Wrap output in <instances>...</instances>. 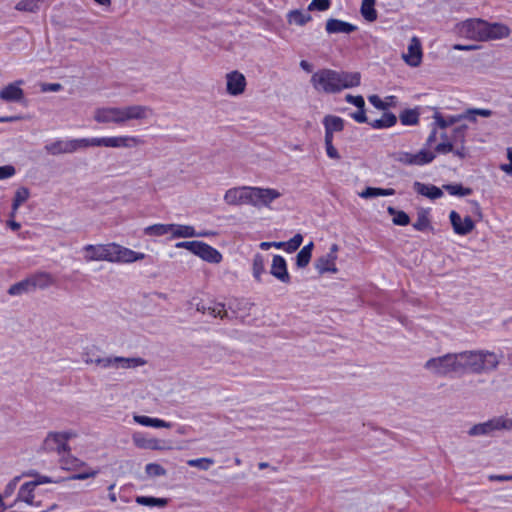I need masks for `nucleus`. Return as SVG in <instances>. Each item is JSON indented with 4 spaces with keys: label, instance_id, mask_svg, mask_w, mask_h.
Instances as JSON below:
<instances>
[{
    "label": "nucleus",
    "instance_id": "1",
    "mask_svg": "<svg viewBox=\"0 0 512 512\" xmlns=\"http://www.w3.org/2000/svg\"><path fill=\"white\" fill-rule=\"evenodd\" d=\"M501 355L493 351L478 349L458 353H447L427 360L424 368L439 377L488 374L497 370Z\"/></svg>",
    "mask_w": 512,
    "mask_h": 512
},
{
    "label": "nucleus",
    "instance_id": "2",
    "mask_svg": "<svg viewBox=\"0 0 512 512\" xmlns=\"http://www.w3.org/2000/svg\"><path fill=\"white\" fill-rule=\"evenodd\" d=\"M152 115V108L144 105L102 107L95 110L94 120L98 123H114L120 125L131 120H145Z\"/></svg>",
    "mask_w": 512,
    "mask_h": 512
},
{
    "label": "nucleus",
    "instance_id": "3",
    "mask_svg": "<svg viewBox=\"0 0 512 512\" xmlns=\"http://www.w3.org/2000/svg\"><path fill=\"white\" fill-rule=\"evenodd\" d=\"M485 27V20L470 18L457 23L454 27V33L462 38L483 42Z\"/></svg>",
    "mask_w": 512,
    "mask_h": 512
},
{
    "label": "nucleus",
    "instance_id": "4",
    "mask_svg": "<svg viewBox=\"0 0 512 512\" xmlns=\"http://www.w3.org/2000/svg\"><path fill=\"white\" fill-rule=\"evenodd\" d=\"M493 112L489 109H482V108H470L467 109L464 113L458 114V115H451L448 117H443L440 113L436 112L434 114V120L435 124L440 127L441 129H445L455 123L460 122L461 120L467 119L472 122L476 121V116H482V117H490L492 116Z\"/></svg>",
    "mask_w": 512,
    "mask_h": 512
},
{
    "label": "nucleus",
    "instance_id": "5",
    "mask_svg": "<svg viewBox=\"0 0 512 512\" xmlns=\"http://www.w3.org/2000/svg\"><path fill=\"white\" fill-rule=\"evenodd\" d=\"M311 83L319 92L328 94L339 92L336 70L322 69L315 72L311 77Z\"/></svg>",
    "mask_w": 512,
    "mask_h": 512
},
{
    "label": "nucleus",
    "instance_id": "6",
    "mask_svg": "<svg viewBox=\"0 0 512 512\" xmlns=\"http://www.w3.org/2000/svg\"><path fill=\"white\" fill-rule=\"evenodd\" d=\"M146 364V361L141 357H122V356H106L96 360V366L102 369H133Z\"/></svg>",
    "mask_w": 512,
    "mask_h": 512
},
{
    "label": "nucleus",
    "instance_id": "7",
    "mask_svg": "<svg viewBox=\"0 0 512 512\" xmlns=\"http://www.w3.org/2000/svg\"><path fill=\"white\" fill-rule=\"evenodd\" d=\"M391 159L395 162L401 163L407 166H423L425 164L431 163L436 154L432 151L421 149L417 153H410L406 151H397L390 155Z\"/></svg>",
    "mask_w": 512,
    "mask_h": 512
},
{
    "label": "nucleus",
    "instance_id": "8",
    "mask_svg": "<svg viewBox=\"0 0 512 512\" xmlns=\"http://www.w3.org/2000/svg\"><path fill=\"white\" fill-rule=\"evenodd\" d=\"M249 205L256 208L269 207L270 204L281 196V193L272 188L250 186Z\"/></svg>",
    "mask_w": 512,
    "mask_h": 512
},
{
    "label": "nucleus",
    "instance_id": "9",
    "mask_svg": "<svg viewBox=\"0 0 512 512\" xmlns=\"http://www.w3.org/2000/svg\"><path fill=\"white\" fill-rule=\"evenodd\" d=\"M113 243L109 244H88L83 247L84 260L112 262Z\"/></svg>",
    "mask_w": 512,
    "mask_h": 512
},
{
    "label": "nucleus",
    "instance_id": "10",
    "mask_svg": "<svg viewBox=\"0 0 512 512\" xmlns=\"http://www.w3.org/2000/svg\"><path fill=\"white\" fill-rule=\"evenodd\" d=\"M72 436L68 432H50L42 444V449L46 452L56 451L58 454L69 450L67 440Z\"/></svg>",
    "mask_w": 512,
    "mask_h": 512
},
{
    "label": "nucleus",
    "instance_id": "11",
    "mask_svg": "<svg viewBox=\"0 0 512 512\" xmlns=\"http://www.w3.org/2000/svg\"><path fill=\"white\" fill-rule=\"evenodd\" d=\"M79 139L57 140L45 146V150L50 155L71 154L80 150Z\"/></svg>",
    "mask_w": 512,
    "mask_h": 512
},
{
    "label": "nucleus",
    "instance_id": "12",
    "mask_svg": "<svg viewBox=\"0 0 512 512\" xmlns=\"http://www.w3.org/2000/svg\"><path fill=\"white\" fill-rule=\"evenodd\" d=\"M247 86L245 76L237 71H231L226 74V91L231 96H238L244 93Z\"/></svg>",
    "mask_w": 512,
    "mask_h": 512
},
{
    "label": "nucleus",
    "instance_id": "13",
    "mask_svg": "<svg viewBox=\"0 0 512 512\" xmlns=\"http://www.w3.org/2000/svg\"><path fill=\"white\" fill-rule=\"evenodd\" d=\"M250 186H240L228 189L224 201L230 206L249 205Z\"/></svg>",
    "mask_w": 512,
    "mask_h": 512
},
{
    "label": "nucleus",
    "instance_id": "14",
    "mask_svg": "<svg viewBox=\"0 0 512 512\" xmlns=\"http://www.w3.org/2000/svg\"><path fill=\"white\" fill-rule=\"evenodd\" d=\"M112 263H133L143 260L144 253L133 251L119 244L113 243Z\"/></svg>",
    "mask_w": 512,
    "mask_h": 512
},
{
    "label": "nucleus",
    "instance_id": "15",
    "mask_svg": "<svg viewBox=\"0 0 512 512\" xmlns=\"http://www.w3.org/2000/svg\"><path fill=\"white\" fill-rule=\"evenodd\" d=\"M337 251L338 245L332 244L330 251L326 255L316 260L315 268L320 274H324L326 272L336 273L338 271L335 265V261L337 259Z\"/></svg>",
    "mask_w": 512,
    "mask_h": 512
},
{
    "label": "nucleus",
    "instance_id": "16",
    "mask_svg": "<svg viewBox=\"0 0 512 512\" xmlns=\"http://www.w3.org/2000/svg\"><path fill=\"white\" fill-rule=\"evenodd\" d=\"M449 219L454 232L458 235H467L475 228L474 221L470 216L462 218L460 214L454 210L450 212Z\"/></svg>",
    "mask_w": 512,
    "mask_h": 512
},
{
    "label": "nucleus",
    "instance_id": "17",
    "mask_svg": "<svg viewBox=\"0 0 512 512\" xmlns=\"http://www.w3.org/2000/svg\"><path fill=\"white\" fill-rule=\"evenodd\" d=\"M496 431H500L498 418L494 417L485 422L474 424L469 430L468 435L476 436H492Z\"/></svg>",
    "mask_w": 512,
    "mask_h": 512
},
{
    "label": "nucleus",
    "instance_id": "18",
    "mask_svg": "<svg viewBox=\"0 0 512 512\" xmlns=\"http://www.w3.org/2000/svg\"><path fill=\"white\" fill-rule=\"evenodd\" d=\"M193 254L209 263L217 264L222 260V254L217 249L202 241H198L195 252H193Z\"/></svg>",
    "mask_w": 512,
    "mask_h": 512
},
{
    "label": "nucleus",
    "instance_id": "19",
    "mask_svg": "<svg viewBox=\"0 0 512 512\" xmlns=\"http://www.w3.org/2000/svg\"><path fill=\"white\" fill-rule=\"evenodd\" d=\"M404 61L411 67H418L422 61V47L419 39L413 37L408 46V52L403 54Z\"/></svg>",
    "mask_w": 512,
    "mask_h": 512
},
{
    "label": "nucleus",
    "instance_id": "20",
    "mask_svg": "<svg viewBox=\"0 0 512 512\" xmlns=\"http://www.w3.org/2000/svg\"><path fill=\"white\" fill-rule=\"evenodd\" d=\"M485 26L484 41L504 39L510 35V29L504 24L485 21Z\"/></svg>",
    "mask_w": 512,
    "mask_h": 512
},
{
    "label": "nucleus",
    "instance_id": "21",
    "mask_svg": "<svg viewBox=\"0 0 512 512\" xmlns=\"http://www.w3.org/2000/svg\"><path fill=\"white\" fill-rule=\"evenodd\" d=\"M270 273L279 281L283 283L290 282V275L287 271V264L285 259L280 255H274Z\"/></svg>",
    "mask_w": 512,
    "mask_h": 512
},
{
    "label": "nucleus",
    "instance_id": "22",
    "mask_svg": "<svg viewBox=\"0 0 512 512\" xmlns=\"http://www.w3.org/2000/svg\"><path fill=\"white\" fill-rule=\"evenodd\" d=\"M22 81L10 83L0 91V99L6 102H20L24 98V91L20 88Z\"/></svg>",
    "mask_w": 512,
    "mask_h": 512
},
{
    "label": "nucleus",
    "instance_id": "23",
    "mask_svg": "<svg viewBox=\"0 0 512 512\" xmlns=\"http://www.w3.org/2000/svg\"><path fill=\"white\" fill-rule=\"evenodd\" d=\"M361 75L359 72L337 71V81L339 92L344 89L357 87L360 85Z\"/></svg>",
    "mask_w": 512,
    "mask_h": 512
},
{
    "label": "nucleus",
    "instance_id": "24",
    "mask_svg": "<svg viewBox=\"0 0 512 512\" xmlns=\"http://www.w3.org/2000/svg\"><path fill=\"white\" fill-rule=\"evenodd\" d=\"M134 445L140 449L163 450V441L156 438H146L142 433L136 432L132 435Z\"/></svg>",
    "mask_w": 512,
    "mask_h": 512
},
{
    "label": "nucleus",
    "instance_id": "25",
    "mask_svg": "<svg viewBox=\"0 0 512 512\" xmlns=\"http://www.w3.org/2000/svg\"><path fill=\"white\" fill-rule=\"evenodd\" d=\"M325 29L328 34H335V33L350 34V33L354 32L357 29V27L351 23H348V22H345V21H342L339 19H335V18H330L326 22Z\"/></svg>",
    "mask_w": 512,
    "mask_h": 512
},
{
    "label": "nucleus",
    "instance_id": "26",
    "mask_svg": "<svg viewBox=\"0 0 512 512\" xmlns=\"http://www.w3.org/2000/svg\"><path fill=\"white\" fill-rule=\"evenodd\" d=\"M413 189L420 195L435 200L443 196V191L435 185L424 184L419 181L413 183Z\"/></svg>",
    "mask_w": 512,
    "mask_h": 512
},
{
    "label": "nucleus",
    "instance_id": "27",
    "mask_svg": "<svg viewBox=\"0 0 512 512\" xmlns=\"http://www.w3.org/2000/svg\"><path fill=\"white\" fill-rule=\"evenodd\" d=\"M133 419L136 423L143 426H150L154 428H171L172 424L158 418H151L144 415H134Z\"/></svg>",
    "mask_w": 512,
    "mask_h": 512
},
{
    "label": "nucleus",
    "instance_id": "28",
    "mask_svg": "<svg viewBox=\"0 0 512 512\" xmlns=\"http://www.w3.org/2000/svg\"><path fill=\"white\" fill-rule=\"evenodd\" d=\"M32 290L36 288L45 289L53 284V278L49 273L41 272L29 277Z\"/></svg>",
    "mask_w": 512,
    "mask_h": 512
},
{
    "label": "nucleus",
    "instance_id": "29",
    "mask_svg": "<svg viewBox=\"0 0 512 512\" xmlns=\"http://www.w3.org/2000/svg\"><path fill=\"white\" fill-rule=\"evenodd\" d=\"M312 20L309 13L299 9L291 10L287 14V21L289 24H296L298 26H304Z\"/></svg>",
    "mask_w": 512,
    "mask_h": 512
},
{
    "label": "nucleus",
    "instance_id": "30",
    "mask_svg": "<svg viewBox=\"0 0 512 512\" xmlns=\"http://www.w3.org/2000/svg\"><path fill=\"white\" fill-rule=\"evenodd\" d=\"M196 309L199 312L208 313L215 318L219 317V318L223 319L228 316L227 311L224 309V304H221V303H219L213 307L206 306L204 303H198V304H196Z\"/></svg>",
    "mask_w": 512,
    "mask_h": 512
},
{
    "label": "nucleus",
    "instance_id": "31",
    "mask_svg": "<svg viewBox=\"0 0 512 512\" xmlns=\"http://www.w3.org/2000/svg\"><path fill=\"white\" fill-rule=\"evenodd\" d=\"M397 122V117L392 112H386L382 115L380 119H376L372 122H369L370 126L374 129H383L390 128L394 126Z\"/></svg>",
    "mask_w": 512,
    "mask_h": 512
},
{
    "label": "nucleus",
    "instance_id": "32",
    "mask_svg": "<svg viewBox=\"0 0 512 512\" xmlns=\"http://www.w3.org/2000/svg\"><path fill=\"white\" fill-rule=\"evenodd\" d=\"M35 488L30 482L24 483L18 491L17 500L23 501L28 505H34Z\"/></svg>",
    "mask_w": 512,
    "mask_h": 512
},
{
    "label": "nucleus",
    "instance_id": "33",
    "mask_svg": "<svg viewBox=\"0 0 512 512\" xmlns=\"http://www.w3.org/2000/svg\"><path fill=\"white\" fill-rule=\"evenodd\" d=\"M394 194L395 190L393 188L367 187L366 189L359 193V196L364 199H369L378 196H391Z\"/></svg>",
    "mask_w": 512,
    "mask_h": 512
},
{
    "label": "nucleus",
    "instance_id": "34",
    "mask_svg": "<svg viewBox=\"0 0 512 512\" xmlns=\"http://www.w3.org/2000/svg\"><path fill=\"white\" fill-rule=\"evenodd\" d=\"M325 130L330 132H340L344 129V120L341 117L327 115L323 119Z\"/></svg>",
    "mask_w": 512,
    "mask_h": 512
},
{
    "label": "nucleus",
    "instance_id": "35",
    "mask_svg": "<svg viewBox=\"0 0 512 512\" xmlns=\"http://www.w3.org/2000/svg\"><path fill=\"white\" fill-rule=\"evenodd\" d=\"M375 1L376 0H362L360 12L363 18L369 22H373L377 19V11L374 8Z\"/></svg>",
    "mask_w": 512,
    "mask_h": 512
},
{
    "label": "nucleus",
    "instance_id": "36",
    "mask_svg": "<svg viewBox=\"0 0 512 512\" xmlns=\"http://www.w3.org/2000/svg\"><path fill=\"white\" fill-rule=\"evenodd\" d=\"M171 227L173 228H171L170 232L174 238H187L196 236L194 227L190 225L171 224Z\"/></svg>",
    "mask_w": 512,
    "mask_h": 512
},
{
    "label": "nucleus",
    "instance_id": "37",
    "mask_svg": "<svg viewBox=\"0 0 512 512\" xmlns=\"http://www.w3.org/2000/svg\"><path fill=\"white\" fill-rule=\"evenodd\" d=\"M313 246V242H310L298 252L296 256V265L299 268H304L309 264L312 256Z\"/></svg>",
    "mask_w": 512,
    "mask_h": 512
},
{
    "label": "nucleus",
    "instance_id": "38",
    "mask_svg": "<svg viewBox=\"0 0 512 512\" xmlns=\"http://www.w3.org/2000/svg\"><path fill=\"white\" fill-rule=\"evenodd\" d=\"M100 349L96 345L86 346L82 352V360L85 364L91 365L96 364V360L99 358Z\"/></svg>",
    "mask_w": 512,
    "mask_h": 512
},
{
    "label": "nucleus",
    "instance_id": "39",
    "mask_svg": "<svg viewBox=\"0 0 512 512\" xmlns=\"http://www.w3.org/2000/svg\"><path fill=\"white\" fill-rule=\"evenodd\" d=\"M419 112L417 109H405L399 115V119L403 125H416L419 122Z\"/></svg>",
    "mask_w": 512,
    "mask_h": 512
},
{
    "label": "nucleus",
    "instance_id": "40",
    "mask_svg": "<svg viewBox=\"0 0 512 512\" xmlns=\"http://www.w3.org/2000/svg\"><path fill=\"white\" fill-rule=\"evenodd\" d=\"M387 212L390 215L394 216L392 221L395 225L406 226L410 223V218H409L408 214L405 213L404 211H400V210L395 209L392 206H389L387 208Z\"/></svg>",
    "mask_w": 512,
    "mask_h": 512
},
{
    "label": "nucleus",
    "instance_id": "41",
    "mask_svg": "<svg viewBox=\"0 0 512 512\" xmlns=\"http://www.w3.org/2000/svg\"><path fill=\"white\" fill-rule=\"evenodd\" d=\"M136 502L143 506H158V507H165L168 503V500L166 498H155L150 496H138L136 498Z\"/></svg>",
    "mask_w": 512,
    "mask_h": 512
},
{
    "label": "nucleus",
    "instance_id": "42",
    "mask_svg": "<svg viewBox=\"0 0 512 512\" xmlns=\"http://www.w3.org/2000/svg\"><path fill=\"white\" fill-rule=\"evenodd\" d=\"M443 189L453 196L463 197L472 194L471 188L463 187L461 184H445L443 185Z\"/></svg>",
    "mask_w": 512,
    "mask_h": 512
},
{
    "label": "nucleus",
    "instance_id": "43",
    "mask_svg": "<svg viewBox=\"0 0 512 512\" xmlns=\"http://www.w3.org/2000/svg\"><path fill=\"white\" fill-rule=\"evenodd\" d=\"M171 224H154L144 229V233L149 236H162L170 232Z\"/></svg>",
    "mask_w": 512,
    "mask_h": 512
},
{
    "label": "nucleus",
    "instance_id": "44",
    "mask_svg": "<svg viewBox=\"0 0 512 512\" xmlns=\"http://www.w3.org/2000/svg\"><path fill=\"white\" fill-rule=\"evenodd\" d=\"M265 272V261L263 255L257 253L253 258V276L259 282L261 275Z\"/></svg>",
    "mask_w": 512,
    "mask_h": 512
},
{
    "label": "nucleus",
    "instance_id": "45",
    "mask_svg": "<svg viewBox=\"0 0 512 512\" xmlns=\"http://www.w3.org/2000/svg\"><path fill=\"white\" fill-rule=\"evenodd\" d=\"M30 291H32V287L30 285L29 278H27L25 280H22L18 283L13 284L12 286H10L8 293L10 295L15 296V295H21L23 293L30 292Z\"/></svg>",
    "mask_w": 512,
    "mask_h": 512
},
{
    "label": "nucleus",
    "instance_id": "46",
    "mask_svg": "<svg viewBox=\"0 0 512 512\" xmlns=\"http://www.w3.org/2000/svg\"><path fill=\"white\" fill-rule=\"evenodd\" d=\"M118 148H134L143 144V140L136 136H118Z\"/></svg>",
    "mask_w": 512,
    "mask_h": 512
},
{
    "label": "nucleus",
    "instance_id": "47",
    "mask_svg": "<svg viewBox=\"0 0 512 512\" xmlns=\"http://www.w3.org/2000/svg\"><path fill=\"white\" fill-rule=\"evenodd\" d=\"M467 125H460L453 129L451 141L454 145H465Z\"/></svg>",
    "mask_w": 512,
    "mask_h": 512
},
{
    "label": "nucleus",
    "instance_id": "48",
    "mask_svg": "<svg viewBox=\"0 0 512 512\" xmlns=\"http://www.w3.org/2000/svg\"><path fill=\"white\" fill-rule=\"evenodd\" d=\"M44 0H21L19 1L15 9L24 12H35L39 9V4Z\"/></svg>",
    "mask_w": 512,
    "mask_h": 512
},
{
    "label": "nucleus",
    "instance_id": "49",
    "mask_svg": "<svg viewBox=\"0 0 512 512\" xmlns=\"http://www.w3.org/2000/svg\"><path fill=\"white\" fill-rule=\"evenodd\" d=\"M30 196V191L26 187H20L16 190L13 204H14V210H18L20 205H22L24 202L28 200Z\"/></svg>",
    "mask_w": 512,
    "mask_h": 512
},
{
    "label": "nucleus",
    "instance_id": "50",
    "mask_svg": "<svg viewBox=\"0 0 512 512\" xmlns=\"http://www.w3.org/2000/svg\"><path fill=\"white\" fill-rule=\"evenodd\" d=\"M80 148L86 149L88 147H105V137L101 138H80Z\"/></svg>",
    "mask_w": 512,
    "mask_h": 512
},
{
    "label": "nucleus",
    "instance_id": "51",
    "mask_svg": "<svg viewBox=\"0 0 512 512\" xmlns=\"http://www.w3.org/2000/svg\"><path fill=\"white\" fill-rule=\"evenodd\" d=\"M214 463L212 458H198V459H190L187 461V464L191 467H197L201 470H208L210 466Z\"/></svg>",
    "mask_w": 512,
    "mask_h": 512
},
{
    "label": "nucleus",
    "instance_id": "52",
    "mask_svg": "<svg viewBox=\"0 0 512 512\" xmlns=\"http://www.w3.org/2000/svg\"><path fill=\"white\" fill-rule=\"evenodd\" d=\"M145 472L150 477L165 476L166 470L157 463H149L145 466Z\"/></svg>",
    "mask_w": 512,
    "mask_h": 512
},
{
    "label": "nucleus",
    "instance_id": "53",
    "mask_svg": "<svg viewBox=\"0 0 512 512\" xmlns=\"http://www.w3.org/2000/svg\"><path fill=\"white\" fill-rule=\"evenodd\" d=\"M303 237L300 233L295 234L289 241L286 243V251L292 253L296 251L300 245L302 244Z\"/></svg>",
    "mask_w": 512,
    "mask_h": 512
},
{
    "label": "nucleus",
    "instance_id": "54",
    "mask_svg": "<svg viewBox=\"0 0 512 512\" xmlns=\"http://www.w3.org/2000/svg\"><path fill=\"white\" fill-rule=\"evenodd\" d=\"M330 0H312L308 5V11H326L330 7Z\"/></svg>",
    "mask_w": 512,
    "mask_h": 512
},
{
    "label": "nucleus",
    "instance_id": "55",
    "mask_svg": "<svg viewBox=\"0 0 512 512\" xmlns=\"http://www.w3.org/2000/svg\"><path fill=\"white\" fill-rule=\"evenodd\" d=\"M454 151V144L450 141H442L441 143L437 144L434 148V154H448Z\"/></svg>",
    "mask_w": 512,
    "mask_h": 512
},
{
    "label": "nucleus",
    "instance_id": "56",
    "mask_svg": "<svg viewBox=\"0 0 512 512\" xmlns=\"http://www.w3.org/2000/svg\"><path fill=\"white\" fill-rule=\"evenodd\" d=\"M345 100L348 103H351V104L355 105L357 108L365 107V101H364V98L361 95L353 96V95L347 94L345 96Z\"/></svg>",
    "mask_w": 512,
    "mask_h": 512
},
{
    "label": "nucleus",
    "instance_id": "57",
    "mask_svg": "<svg viewBox=\"0 0 512 512\" xmlns=\"http://www.w3.org/2000/svg\"><path fill=\"white\" fill-rule=\"evenodd\" d=\"M15 173V167L12 165L0 166V180L10 178L14 176Z\"/></svg>",
    "mask_w": 512,
    "mask_h": 512
},
{
    "label": "nucleus",
    "instance_id": "58",
    "mask_svg": "<svg viewBox=\"0 0 512 512\" xmlns=\"http://www.w3.org/2000/svg\"><path fill=\"white\" fill-rule=\"evenodd\" d=\"M429 226V219L425 215H421L418 219L413 223L414 229L418 231H423Z\"/></svg>",
    "mask_w": 512,
    "mask_h": 512
},
{
    "label": "nucleus",
    "instance_id": "59",
    "mask_svg": "<svg viewBox=\"0 0 512 512\" xmlns=\"http://www.w3.org/2000/svg\"><path fill=\"white\" fill-rule=\"evenodd\" d=\"M22 478V476H15L5 487V490H4V495L7 497V496H10L14 490L16 489L17 487V484L18 482L20 481V479Z\"/></svg>",
    "mask_w": 512,
    "mask_h": 512
},
{
    "label": "nucleus",
    "instance_id": "60",
    "mask_svg": "<svg viewBox=\"0 0 512 512\" xmlns=\"http://www.w3.org/2000/svg\"><path fill=\"white\" fill-rule=\"evenodd\" d=\"M368 99L369 102L377 109L385 110L388 107V104L382 101L377 95H371Z\"/></svg>",
    "mask_w": 512,
    "mask_h": 512
},
{
    "label": "nucleus",
    "instance_id": "61",
    "mask_svg": "<svg viewBox=\"0 0 512 512\" xmlns=\"http://www.w3.org/2000/svg\"><path fill=\"white\" fill-rule=\"evenodd\" d=\"M98 474V470H90L83 473L72 475L69 479L71 480H85L91 477H95Z\"/></svg>",
    "mask_w": 512,
    "mask_h": 512
},
{
    "label": "nucleus",
    "instance_id": "62",
    "mask_svg": "<svg viewBox=\"0 0 512 512\" xmlns=\"http://www.w3.org/2000/svg\"><path fill=\"white\" fill-rule=\"evenodd\" d=\"M497 418L500 430H512V417L499 416Z\"/></svg>",
    "mask_w": 512,
    "mask_h": 512
},
{
    "label": "nucleus",
    "instance_id": "63",
    "mask_svg": "<svg viewBox=\"0 0 512 512\" xmlns=\"http://www.w3.org/2000/svg\"><path fill=\"white\" fill-rule=\"evenodd\" d=\"M351 117L358 123H365L367 122V117L365 113V107L358 108L356 112H353L351 114Z\"/></svg>",
    "mask_w": 512,
    "mask_h": 512
},
{
    "label": "nucleus",
    "instance_id": "64",
    "mask_svg": "<svg viewBox=\"0 0 512 512\" xmlns=\"http://www.w3.org/2000/svg\"><path fill=\"white\" fill-rule=\"evenodd\" d=\"M197 243H198V241H196V240H194V241H183V242H178L176 244V247L177 248L187 249L188 251L193 253V252H195Z\"/></svg>",
    "mask_w": 512,
    "mask_h": 512
}]
</instances>
